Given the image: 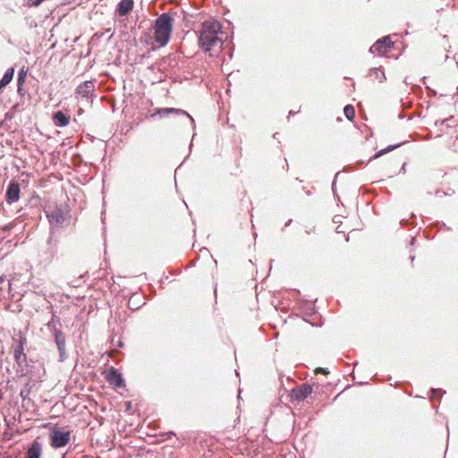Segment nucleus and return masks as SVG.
<instances>
[{
  "mask_svg": "<svg viewBox=\"0 0 458 458\" xmlns=\"http://www.w3.org/2000/svg\"><path fill=\"white\" fill-rule=\"evenodd\" d=\"M223 34L221 24L217 21H206L202 22L199 31V46L204 52L212 50L219 51L223 47V39L219 37Z\"/></svg>",
  "mask_w": 458,
  "mask_h": 458,
  "instance_id": "1",
  "label": "nucleus"
},
{
  "mask_svg": "<svg viewBox=\"0 0 458 458\" xmlns=\"http://www.w3.org/2000/svg\"><path fill=\"white\" fill-rule=\"evenodd\" d=\"M173 18L167 13H163L155 21L154 37L155 40L161 47H165L170 39L173 29Z\"/></svg>",
  "mask_w": 458,
  "mask_h": 458,
  "instance_id": "2",
  "label": "nucleus"
},
{
  "mask_svg": "<svg viewBox=\"0 0 458 458\" xmlns=\"http://www.w3.org/2000/svg\"><path fill=\"white\" fill-rule=\"evenodd\" d=\"M69 209L64 205H55V207H48L46 210L47 217L53 228L63 227L65 224H68L70 219Z\"/></svg>",
  "mask_w": 458,
  "mask_h": 458,
  "instance_id": "3",
  "label": "nucleus"
},
{
  "mask_svg": "<svg viewBox=\"0 0 458 458\" xmlns=\"http://www.w3.org/2000/svg\"><path fill=\"white\" fill-rule=\"evenodd\" d=\"M27 344V338L19 335L18 338H13L12 349L14 360L18 366L19 371L22 374L28 373L27 355L24 352V346Z\"/></svg>",
  "mask_w": 458,
  "mask_h": 458,
  "instance_id": "4",
  "label": "nucleus"
},
{
  "mask_svg": "<svg viewBox=\"0 0 458 458\" xmlns=\"http://www.w3.org/2000/svg\"><path fill=\"white\" fill-rule=\"evenodd\" d=\"M51 439V446L54 448H60L65 446L71 438L70 430H64L63 428L55 427L49 434Z\"/></svg>",
  "mask_w": 458,
  "mask_h": 458,
  "instance_id": "5",
  "label": "nucleus"
},
{
  "mask_svg": "<svg viewBox=\"0 0 458 458\" xmlns=\"http://www.w3.org/2000/svg\"><path fill=\"white\" fill-rule=\"evenodd\" d=\"M60 244V237L53 228H50L49 236L46 242L44 253L50 261L57 256Z\"/></svg>",
  "mask_w": 458,
  "mask_h": 458,
  "instance_id": "6",
  "label": "nucleus"
},
{
  "mask_svg": "<svg viewBox=\"0 0 458 458\" xmlns=\"http://www.w3.org/2000/svg\"><path fill=\"white\" fill-rule=\"evenodd\" d=\"M95 91V81H85L75 89V97L84 99L87 103H92Z\"/></svg>",
  "mask_w": 458,
  "mask_h": 458,
  "instance_id": "7",
  "label": "nucleus"
},
{
  "mask_svg": "<svg viewBox=\"0 0 458 458\" xmlns=\"http://www.w3.org/2000/svg\"><path fill=\"white\" fill-rule=\"evenodd\" d=\"M56 345L59 362H64L67 359L66 353V335L61 329H55L54 335H51Z\"/></svg>",
  "mask_w": 458,
  "mask_h": 458,
  "instance_id": "8",
  "label": "nucleus"
},
{
  "mask_svg": "<svg viewBox=\"0 0 458 458\" xmlns=\"http://www.w3.org/2000/svg\"><path fill=\"white\" fill-rule=\"evenodd\" d=\"M170 114H176L178 115H182L185 119L189 120L193 127H195L194 119L184 110L174 108V107H166V108H158L154 114H151V117H155L156 115H159L160 117L167 116Z\"/></svg>",
  "mask_w": 458,
  "mask_h": 458,
  "instance_id": "9",
  "label": "nucleus"
},
{
  "mask_svg": "<svg viewBox=\"0 0 458 458\" xmlns=\"http://www.w3.org/2000/svg\"><path fill=\"white\" fill-rule=\"evenodd\" d=\"M105 377L114 388H122L125 386L122 374L113 367L106 370Z\"/></svg>",
  "mask_w": 458,
  "mask_h": 458,
  "instance_id": "10",
  "label": "nucleus"
},
{
  "mask_svg": "<svg viewBox=\"0 0 458 458\" xmlns=\"http://www.w3.org/2000/svg\"><path fill=\"white\" fill-rule=\"evenodd\" d=\"M312 393V386L309 384H301L291 391V398L301 402L305 400Z\"/></svg>",
  "mask_w": 458,
  "mask_h": 458,
  "instance_id": "11",
  "label": "nucleus"
},
{
  "mask_svg": "<svg viewBox=\"0 0 458 458\" xmlns=\"http://www.w3.org/2000/svg\"><path fill=\"white\" fill-rule=\"evenodd\" d=\"M393 47V42L388 36L377 40L374 45L369 48L370 53H377L379 55L385 54L388 49Z\"/></svg>",
  "mask_w": 458,
  "mask_h": 458,
  "instance_id": "12",
  "label": "nucleus"
},
{
  "mask_svg": "<svg viewBox=\"0 0 458 458\" xmlns=\"http://www.w3.org/2000/svg\"><path fill=\"white\" fill-rule=\"evenodd\" d=\"M20 185L17 182H11L6 189L5 200L8 204H13L20 199Z\"/></svg>",
  "mask_w": 458,
  "mask_h": 458,
  "instance_id": "13",
  "label": "nucleus"
},
{
  "mask_svg": "<svg viewBox=\"0 0 458 458\" xmlns=\"http://www.w3.org/2000/svg\"><path fill=\"white\" fill-rule=\"evenodd\" d=\"M41 455L42 445L38 440H34L27 450L26 458H40Z\"/></svg>",
  "mask_w": 458,
  "mask_h": 458,
  "instance_id": "14",
  "label": "nucleus"
},
{
  "mask_svg": "<svg viewBox=\"0 0 458 458\" xmlns=\"http://www.w3.org/2000/svg\"><path fill=\"white\" fill-rule=\"evenodd\" d=\"M133 0H121L116 7V13L120 16L127 15L133 8Z\"/></svg>",
  "mask_w": 458,
  "mask_h": 458,
  "instance_id": "15",
  "label": "nucleus"
},
{
  "mask_svg": "<svg viewBox=\"0 0 458 458\" xmlns=\"http://www.w3.org/2000/svg\"><path fill=\"white\" fill-rule=\"evenodd\" d=\"M54 122L59 127L67 126L70 123V116L62 111H57L54 114Z\"/></svg>",
  "mask_w": 458,
  "mask_h": 458,
  "instance_id": "16",
  "label": "nucleus"
},
{
  "mask_svg": "<svg viewBox=\"0 0 458 458\" xmlns=\"http://www.w3.org/2000/svg\"><path fill=\"white\" fill-rule=\"evenodd\" d=\"M26 77H27V70L24 67H22L18 72V76H17V92L20 96L24 95L23 84L26 81Z\"/></svg>",
  "mask_w": 458,
  "mask_h": 458,
  "instance_id": "17",
  "label": "nucleus"
},
{
  "mask_svg": "<svg viewBox=\"0 0 458 458\" xmlns=\"http://www.w3.org/2000/svg\"><path fill=\"white\" fill-rule=\"evenodd\" d=\"M14 71V67H10L5 71L3 78L0 80V91H2L13 81Z\"/></svg>",
  "mask_w": 458,
  "mask_h": 458,
  "instance_id": "18",
  "label": "nucleus"
},
{
  "mask_svg": "<svg viewBox=\"0 0 458 458\" xmlns=\"http://www.w3.org/2000/svg\"><path fill=\"white\" fill-rule=\"evenodd\" d=\"M57 326L61 327L60 319L53 314L51 319L47 323V327L51 335H54L55 329H60Z\"/></svg>",
  "mask_w": 458,
  "mask_h": 458,
  "instance_id": "19",
  "label": "nucleus"
},
{
  "mask_svg": "<svg viewBox=\"0 0 458 458\" xmlns=\"http://www.w3.org/2000/svg\"><path fill=\"white\" fill-rule=\"evenodd\" d=\"M369 75L375 76L376 79H377L380 82L384 81L386 80V76L383 71H381L378 68H372L369 70Z\"/></svg>",
  "mask_w": 458,
  "mask_h": 458,
  "instance_id": "20",
  "label": "nucleus"
},
{
  "mask_svg": "<svg viewBox=\"0 0 458 458\" xmlns=\"http://www.w3.org/2000/svg\"><path fill=\"white\" fill-rule=\"evenodd\" d=\"M403 143H398V144H394V145H390V146H388L387 148H384V149H381V150H379L378 152H377V153L374 155L373 158H377V157H381V156H383V155H385V154H386V153H388V152H390V151H392V150H394V149L397 148L398 147H400V146H401V145H403Z\"/></svg>",
  "mask_w": 458,
  "mask_h": 458,
  "instance_id": "21",
  "label": "nucleus"
},
{
  "mask_svg": "<svg viewBox=\"0 0 458 458\" xmlns=\"http://www.w3.org/2000/svg\"><path fill=\"white\" fill-rule=\"evenodd\" d=\"M344 113L345 117L350 121H352L355 116V110L352 105L345 106L344 108Z\"/></svg>",
  "mask_w": 458,
  "mask_h": 458,
  "instance_id": "22",
  "label": "nucleus"
},
{
  "mask_svg": "<svg viewBox=\"0 0 458 458\" xmlns=\"http://www.w3.org/2000/svg\"><path fill=\"white\" fill-rule=\"evenodd\" d=\"M14 223H8L3 225L0 229L1 233L4 234V237L13 228Z\"/></svg>",
  "mask_w": 458,
  "mask_h": 458,
  "instance_id": "23",
  "label": "nucleus"
},
{
  "mask_svg": "<svg viewBox=\"0 0 458 458\" xmlns=\"http://www.w3.org/2000/svg\"><path fill=\"white\" fill-rule=\"evenodd\" d=\"M441 393L440 389L432 388L431 389V398L436 399L437 398L438 394Z\"/></svg>",
  "mask_w": 458,
  "mask_h": 458,
  "instance_id": "24",
  "label": "nucleus"
},
{
  "mask_svg": "<svg viewBox=\"0 0 458 458\" xmlns=\"http://www.w3.org/2000/svg\"><path fill=\"white\" fill-rule=\"evenodd\" d=\"M315 373L318 374V373H323V374H328L329 371L327 370V369H324V368H317L315 369Z\"/></svg>",
  "mask_w": 458,
  "mask_h": 458,
  "instance_id": "25",
  "label": "nucleus"
},
{
  "mask_svg": "<svg viewBox=\"0 0 458 458\" xmlns=\"http://www.w3.org/2000/svg\"><path fill=\"white\" fill-rule=\"evenodd\" d=\"M170 55L168 56H165V57H163L161 60H160V64H165L168 60H170Z\"/></svg>",
  "mask_w": 458,
  "mask_h": 458,
  "instance_id": "26",
  "label": "nucleus"
},
{
  "mask_svg": "<svg viewBox=\"0 0 458 458\" xmlns=\"http://www.w3.org/2000/svg\"><path fill=\"white\" fill-rule=\"evenodd\" d=\"M400 224L403 225V226H406L409 225V221L407 219H402Z\"/></svg>",
  "mask_w": 458,
  "mask_h": 458,
  "instance_id": "27",
  "label": "nucleus"
},
{
  "mask_svg": "<svg viewBox=\"0 0 458 458\" xmlns=\"http://www.w3.org/2000/svg\"><path fill=\"white\" fill-rule=\"evenodd\" d=\"M405 165H406V164H403V166H402V168H401L400 172H402V173H405V170H406V169H405Z\"/></svg>",
  "mask_w": 458,
  "mask_h": 458,
  "instance_id": "28",
  "label": "nucleus"
},
{
  "mask_svg": "<svg viewBox=\"0 0 458 458\" xmlns=\"http://www.w3.org/2000/svg\"><path fill=\"white\" fill-rule=\"evenodd\" d=\"M452 118H448V119H445L443 121H441V123L444 124L445 123H448Z\"/></svg>",
  "mask_w": 458,
  "mask_h": 458,
  "instance_id": "29",
  "label": "nucleus"
},
{
  "mask_svg": "<svg viewBox=\"0 0 458 458\" xmlns=\"http://www.w3.org/2000/svg\"><path fill=\"white\" fill-rule=\"evenodd\" d=\"M415 241H416L415 237H411V245H413Z\"/></svg>",
  "mask_w": 458,
  "mask_h": 458,
  "instance_id": "30",
  "label": "nucleus"
},
{
  "mask_svg": "<svg viewBox=\"0 0 458 458\" xmlns=\"http://www.w3.org/2000/svg\"><path fill=\"white\" fill-rule=\"evenodd\" d=\"M335 182L334 181L333 183H332V190H333V191H335Z\"/></svg>",
  "mask_w": 458,
  "mask_h": 458,
  "instance_id": "31",
  "label": "nucleus"
},
{
  "mask_svg": "<svg viewBox=\"0 0 458 458\" xmlns=\"http://www.w3.org/2000/svg\"><path fill=\"white\" fill-rule=\"evenodd\" d=\"M292 220H288V222L285 224V226H288L291 224Z\"/></svg>",
  "mask_w": 458,
  "mask_h": 458,
  "instance_id": "32",
  "label": "nucleus"
},
{
  "mask_svg": "<svg viewBox=\"0 0 458 458\" xmlns=\"http://www.w3.org/2000/svg\"><path fill=\"white\" fill-rule=\"evenodd\" d=\"M126 405H127V409H130V407H131V403H130V402H128V403H126Z\"/></svg>",
  "mask_w": 458,
  "mask_h": 458,
  "instance_id": "33",
  "label": "nucleus"
},
{
  "mask_svg": "<svg viewBox=\"0 0 458 458\" xmlns=\"http://www.w3.org/2000/svg\"><path fill=\"white\" fill-rule=\"evenodd\" d=\"M4 282V276H0V284Z\"/></svg>",
  "mask_w": 458,
  "mask_h": 458,
  "instance_id": "34",
  "label": "nucleus"
},
{
  "mask_svg": "<svg viewBox=\"0 0 458 458\" xmlns=\"http://www.w3.org/2000/svg\"><path fill=\"white\" fill-rule=\"evenodd\" d=\"M7 285H8V290H10L11 289V283L9 281H8Z\"/></svg>",
  "mask_w": 458,
  "mask_h": 458,
  "instance_id": "35",
  "label": "nucleus"
},
{
  "mask_svg": "<svg viewBox=\"0 0 458 458\" xmlns=\"http://www.w3.org/2000/svg\"><path fill=\"white\" fill-rule=\"evenodd\" d=\"M131 310H137L139 307L136 306V307H130Z\"/></svg>",
  "mask_w": 458,
  "mask_h": 458,
  "instance_id": "36",
  "label": "nucleus"
},
{
  "mask_svg": "<svg viewBox=\"0 0 458 458\" xmlns=\"http://www.w3.org/2000/svg\"><path fill=\"white\" fill-rule=\"evenodd\" d=\"M293 114H294L293 111H290V113H289L290 115H293Z\"/></svg>",
  "mask_w": 458,
  "mask_h": 458,
  "instance_id": "37",
  "label": "nucleus"
},
{
  "mask_svg": "<svg viewBox=\"0 0 458 458\" xmlns=\"http://www.w3.org/2000/svg\"><path fill=\"white\" fill-rule=\"evenodd\" d=\"M62 458H65V456L64 455Z\"/></svg>",
  "mask_w": 458,
  "mask_h": 458,
  "instance_id": "38",
  "label": "nucleus"
}]
</instances>
